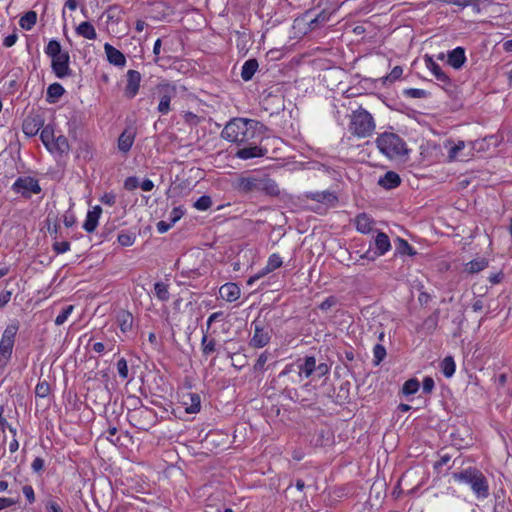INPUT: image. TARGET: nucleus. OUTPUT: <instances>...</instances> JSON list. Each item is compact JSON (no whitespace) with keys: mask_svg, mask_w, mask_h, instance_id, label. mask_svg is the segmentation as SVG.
<instances>
[{"mask_svg":"<svg viewBox=\"0 0 512 512\" xmlns=\"http://www.w3.org/2000/svg\"><path fill=\"white\" fill-rule=\"evenodd\" d=\"M44 125V120L40 116L27 117L22 125L24 134L28 137L35 136Z\"/></svg>","mask_w":512,"mask_h":512,"instance_id":"18","label":"nucleus"},{"mask_svg":"<svg viewBox=\"0 0 512 512\" xmlns=\"http://www.w3.org/2000/svg\"><path fill=\"white\" fill-rule=\"evenodd\" d=\"M453 478L460 483L469 485L478 499H484L489 496L487 478L477 468L469 467L462 471L455 472L453 473Z\"/></svg>","mask_w":512,"mask_h":512,"instance_id":"3","label":"nucleus"},{"mask_svg":"<svg viewBox=\"0 0 512 512\" xmlns=\"http://www.w3.org/2000/svg\"><path fill=\"white\" fill-rule=\"evenodd\" d=\"M305 197L319 203L328 204L331 206H335L338 202V197L334 192L329 190L326 191H317V192H307Z\"/></svg>","mask_w":512,"mask_h":512,"instance_id":"16","label":"nucleus"},{"mask_svg":"<svg viewBox=\"0 0 512 512\" xmlns=\"http://www.w3.org/2000/svg\"><path fill=\"white\" fill-rule=\"evenodd\" d=\"M69 148L68 139L63 135H59L58 137H55L51 148H49V151L57 152L62 155L68 153Z\"/></svg>","mask_w":512,"mask_h":512,"instance_id":"31","label":"nucleus"},{"mask_svg":"<svg viewBox=\"0 0 512 512\" xmlns=\"http://www.w3.org/2000/svg\"><path fill=\"white\" fill-rule=\"evenodd\" d=\"M396 250L401 255L414 256L416 254L414 248L406 240L402 238L397 239Z\"/></svg>","mask_w":512,"mask_h":512,"instance_id":"38","label":"nucleus"},{"mask_svg":"<svg viewBox=\"0 0 512 512\" xmlns=\"http://www.w3.org/2000/svg\"><path fill=\"white\" fill-rule=\"evenodd\" d=\"M330 13L326 12L325 10H322L320 13H318L314 18L310 19L309 21V27L311 29H315L319 25L327 22L329 20Z\"/></svg>","mask_w":512,"mask_h":512,"instance_id":"43","label":"nucleus"},{"mask_svg":"<svg viewBox=\"0 0 512 512\" xmlns=\"http://www.w3.org/2000/svg\"><path fill=\"white\" fill-rule=\"evenodd\" d=\"M73 309H74L73 305H68L65 308H63L61 313L56 317L55 324L57 326L64 324L65 321L67 320L68 316L72 313Z\"/></svg>","mask_w":512,"mask_h":512,"instance_id":"47","label":"nucleus"},{"mask_svg":"<svg viewBox=\"0 0 512 512\" xmlns=\"http://www.w3.org/2000/svg\"><path fill=\"white\" fill-rule=\"evenodd\" d=\"M258 61L255 58L248 59L244 62L241 70V78L244 81H249L253 78L255 72L258 69Z\"/></svg>","mask_w":512,"mask_h":512,"instance_id":"29","label":"nucleus"},{"mask_svg":"<svg viewBox=\"0 0 512 512\" xmlns=\"http://www.w3.org/2000/svg\"><path fill=\"white\" fill-rule=\"evenodd\" d=\"M102 213V208L100 206H95L92 210H89L86 216V220L83 224V229L88 232L92 233L95 231L98 221L100 218V215Z\"/></svg>","mask_w":512,"mask_h":512,"instance_id":"23","label":"nucleus"},{"mask_svg":"<svg viewBox=\"0 0 512 512\" xmlns=\"http://www.w3.org/2000/svg\"><path fill=\"white\" fill-rule=\"evenodd\" d=\"M212 205V199L210 196L203 195L197 199L194 203V207L200 211H205L209 209Z\"/></svg>","mask_w":512,"mask_h":512,"instance_id":"44","label":"nucleus"},{"mask_svg":"<svg viewBox=\"0 0 512 512\" xmlns=\"http://www.w3.org/2000/svg\"><path fill=\"white\" fill-rule=\"evenodd\" d=\"M374 130V118L367 110L360 107L353 112L350 123V131L353 135L365 138L370 136Z\"/></svg>","mask_w":512,"mask_h":512,"instance_id":"5","label":"nucleus"},{"mask_svg":"<svg viewBox=\"0 0 512 512\" xmlns=\"http://www.w3.org/2000/svg\"><path fill=\"white\" fill-rule=\"evenodd\" d=\"M403 94L410 98H426L429 95L427 91L417 88L405 89Z\"/></svg>","mask_w":512,"mask_h":512,"instance_id":"46","label":"nucleus"},{"mask_svg":"<svg viewBox=\"0 0 512 512\" xmlns=\"http://www.w3.org/2000/svg\"><path fill=\"white\" fill-rule=\"evenodd\" d=\"M447 63L454 69H460L466 61L465 49L456 47L447 54Z\"/></svg>","mask_w":512,"mask_h":512,"instance_id":"22","label":"nucleus"},{"mask_svg":"<svg viewBox=\"0 0 512 512\" xmlns=\"http://www.w3.org/2000/svg\"><path fill=\"white\" fill-rule=\"evenodd\" d=\"M376 364H379L386 356V350L381 344H376L373 349Z\"/></svg>","mask_w":512,"mask_h":512,"instance_id":"52","label":"nucleus"},{"mask_svg":"<svg viewBox=\"0 0 512 512\" xmlns=\"http://www.w3.org/2000/svg\"><path fill=\"white\" fill-rule=\"evenodd\" d=\"M374 221L366 213L359 214L355 219V225L358 232L367 234L372 230Z\"/></svg>","mask_w":512,"mask_h":512,"instance_id":"27","label":"nucleus"},{"mask_svg":"<svg viewBox=\"0 0 512 512\" xmlns=\"http://www.w3.org/2000/svg\"><path fill=\"white\" fill-rule=\"evenodd\" d=\"M76 32L78 35L82 36L83 38L89 39V40H94L97 37L95 28L88 21H84V22L80 23L78 25V27L76 28Z\"/></svg>","mask_w":512,"mask_h":512,"instance_id":"32","label":"nucleus"},{"mask_svg":"<svg viewBox=\"0 0 512 512\" xmlns=\"http://www.w3.org/2000/svg\"><path fill=\"white\" fill-rule=\"evenodd\" d=\"M130 421L137 429L148 431L157 423V413L141 403L140 407L133 409Z\"/></svg>","mask_w":512,"mask_h":512,"instance_id":"7","label":"nucleus"},{"mask_svg":"<svg viewBox=\"0 0 512 512\" xmlns=\"http://www.w3.org/2000/svg\"><path fill=\"white\" fill-rule=\"evenodd\" d=\"M420 388V383L416 378H411L407 380L402 386V393L405 396H410L415 394Z\"/></svg>","mask_w":512,"mask_h":512,"instance_id":"39","label":"nucleus"},{"mask_svg":"<svg viewBox=\"0 0 512 512\" xmlns=\"http://www.w3.org/2000/svg\"><path fill=\"white\" fill-rule=\"evenodd\" d=\"M316 359L314 356H306L304 362L299 365L300 373L304 374L306 378L315 373Z\"/></svg>","mask_w":512,"mask_h":512,"instance_id":"33","label":"nucleus"},{"mask_svg":"<svg viewBox=\"0 0 512 512\" xmlns=\"http://www.w3.org/2000/svg\"><path fill=\"white\" fill-rule=\"evenodd\" d=\"M46 512H64L61 506L53 498H48L44 501Z\"/></svg>","mask_w":512,"mask_h":512,"instance_id":"49","label":"nucleus"},{"mask_svg":"<svg viewBox=\"0 0 512 512\" xmlns=\"http://www.w3.org/2000/svg\"><path fill=\"white\" fill-rule=\"evenodd\" d=\"M440 367H441V371L445 377H447V378L452 377L453 374L455 373V368H456L453 357H451V356L445 357L442 360Z\"/></svg>","mask_w":512,"mask_h":512,"instance_id":"37","label":"nucleus"},{"mask_svg":"<svg viewBox=\"0 0 512 512\" xmlns=\"http://www.w3.org/2000/svg\"><path fill=\"white\" fill-rule=\"evenodd\" d=\"M282 258L278 254H272L268 258L266 267L247 280L248 285H253L258 279L282 266Z\"/></svg>","mask_w":512,"mask_h":512,"instance_id":"13","label":"nucleus"},{"mask_svg":"<svg viewBox=\"0 0 512 512\" xmlns=\"http://www.w3.org/2000/svg\"><path fill=\"white\" fill-rule=\"evenodd\" d=\"M19 329V324L12 323L8 325L0 340V368H5L11 359L15 337Z\"/></svg>","mask_w":512,"mask_h":512,"instance_id":"6","label":"nucleus"},{"mask_svg":"<svg viewBox=\"0 0 512 512\" xmlns=\"http://www.w3.org/2000/svg\"><path fill=\"white\" fill-rule=\"evenodd\" d=\"M138 186H139V181H138V178L135 176L126 178V180L124 182V188L129 191L136 189Z\"/></svg>","mask_w":512,"mask_h":512,"instance_id":"57","label":"nucleus"},{"mask_svg":"<svg viewBox=\"0 0 512 512\" xmlns=\"http://www.w3.org/2000/svg\"><path fill=\"white\" fill-rule=\"evenodd\" d=\"M330 371V366L324 362L316 364L315 373L318 378H321L325 375H327Z\"/></svg>","mask_w":512,"mask_h":512,"instance_id":"56","label":"nucleus"},{"mask_svg":"<svg viewBox=\"0 0 512 512\" xmlns=\"http://www.w3.org/2000/svg\"><path fill=\"white\" fill-rule=\"evenodd\" d=\"M45 53L50 58H55L56 56L63 53L61 49V45L57 40H50L45 48Z\"/></svg>","mask_w":512,"mask_h":512,"instance_id":"41","label":"nucleus"},{"mask_svg":"<svg viewBox=\"0 0 512 512\" xmlns=\"http://www.w3.org/2000/svg\"><path fill=\"white\" fill-rule=\"evenodd\" d=\"M337 303V300L334 296H330L326 298L320 305L319 308L323 311H326L330 309L332 306H334Z\"/></svg>","mask_w":512,"mask_h":512,"instance_id":"60","label":"nucleus"},{"mask_svg":"<svg viewBox=\"0 0 512 512\" xmlns=\"http://www.w3.org/2000/svg\"><path fill=\"white\" fill-rule=\"evenodd\" d=\"M18 39L16 33H12L4 38L3 45L7 48L12 47Z\"/></svg>","mask_w":512,"mask_h":512,"instance_id":"64","label":"nucleus"},{"mask_svg":"<svg viewBox=\"0 0 512 512\" xmlns=\"http://www.w3.org/2000/svg\"><path fill=\"white\" fill-rule=\"evenodd\" d=\"M488 266V261L484 258L474 259L465 265V271L474 274L482 271Z\"/></svg>","mask_w":512,"mask_h":512,"instance_id":"35","label":"nucleus"},{"mask_svg":"<svg viewBox=\"0 0 512 512\" xmlns=\"http://www.w3.org/2000/svg\"><path fill=\"white\" fill-rule=\"evenodd\" d=\"M40 139L44 146L49 150L51 148L53 141L55 139L54 130L51 126L47 125L45 127H42L41 133H40Z\"/></svg>","mask_w":512,"mask_h":512,"instance_id":"36","label":"nucleus"},{"mask_svg":"<svg viewBox=\"0 0 512 512\" xmlns=\"http://www.w3.org/2000/svg\"><path fill=\"white\" fill-rule=\"evenodd\" d=\"M15 193L21 194L25 198H30L32 194L41 192V187L38 181L30 176L19 177L12 185Z\"/></svg>","mask_w":512,"mask_h":512,"instance_id":"8","label":"nucleus"},{"mask_svg":"<svg viewBox=\"0 0 512 512\" xmlns=\"http://www.w3.org/2000/svg\"><path fill=\"white\" fill-rule=\"evenodd\" d=\"M220 297L227 302H234L239 299L241 290L236 283H225L219 289Z\"/></svg>","mask_w":512,"mask_h":512,"instance_id":"19","label":"nucleus"},{"mask_svg":"<svg viewBox=\"0 0 512 512\" xmlns=\"http://www.w3.org/2000/svg\"><path fill=\"white\" fill-rule=\"evenodd\" d=\"M136 137V130L133 127H127L118 138V149L126 154L130 151Z\"/></svg>","mask_w":512,"mask_h":512,"instance_id":"15","label":"nucleus"},{"mask_svg":"<svg viewBox=\"0 0 512 512\" xmlns=\"http://www.w3.org/2000/svg\"><path fill=\"white\" fill-rule=\"evenodd\" d=\"M116 322L123 333H127L132 330L133 327V315L126 310H120L116 315Z\"/></svg>","mask_w":512,"mask_h":512,"instance_id":"25","label":"nucleus"},{"mask_svg":"<svg viewBox=\"0 0 512 512\" xmlns=\"http://www.w3.org/2000/svg\"><path fill=\"white\" fill-rule=\"evenodd\" d=\"M403 73V69L401 66H395L392 71L390 72V74L388 75V79L390 81H395L397 79L400 78V76L402 75Z\"/></svg>","mask_w":512,"mask_h":512,"instance_id":"62","label":"nucleus"},{"mask_svg":"<svg viewBox=\"0 0 512 512\" xmlns=\"http://www.w3.org/2000/svg\"><path fill=\"white\" fill-rule=\"evenodd\" d=\"M31 468L34 472L41 471L44 468V460L40 457H36L31 464Z\"/></svg>","mask_w":512,"mask_h":512,"instance_id":"63","label":"nucleus"},{"mask_svg":"<svg viewBox=\"0 0 512 512\" xmlns=\"http://www.w3.org/2000/svg\"><path fill=\"white\" fill-rule=\"evenodd\" d=\"M141 74L136 70H128L127 84L125 87V96L132 99L139 91Z\"/></svg>","mask_w":512,"mask_h":512,"instance_id":"14","label":"nucleus"},{"mask_svg":"<svg viewBox=\"0 0 512 512\" xmlns=\"http://www.w3.org/2000/svg\"><path fill=\"white\" fill-rule=\"evenodd\" d=\"M183 119L185 123L188 124L190 127L197 126L201 121V117L190 111L184 112Z\"/></svg>","mask_w":512,"mask_h":512,"instance_id":"48","label":"nucleus"},{"mask_svg":"<svg viewBox=\"0 0 512 512\" xmlns=\"http://www.w3.org/2000/svg\"><path fill=\"white\" fill-rule=\"evenodd\" d=\"M23 494L26 497L27 501L32 504L35 501L34 489L31 485H25L22 488Z\"/></svg>","mask_w":512,"mask_h":512,"instance_id":"58","label":"nucleus"},{"mask_svg":"<svg viewBox=\"0 0 512 512\" xmlns=\"http://www.w3.org/2000/svg\"><path fill=\"white\" fill-rule=\"evenodd\" d=\"M269 354L265 351L260 354L258 357L256 363L254 364V370L255 371H261L264 369V366L268 360Z\"/></svg>","mask_w":512,"mask_h":512,"instance_id":"54","label":"nucleus"},{"mask_svg":"<svg viewBox=\"0 0 512 512\" xmlns=\"http://www.w3.org/2000/svg\"><path fill=\"white\" fill-rule=\"evenodd\" d=\"M268 153L267 148L250 144L243 148H240L235 153V156L242 160H248L252 158L264 157Z\"/></svg>","mask_w":512,"mask_h":512,"instance_id":"12","label":"nucleus"},{"mask_svg":"<svg viewBox=\"0 0 512 512\" xmlns=\"http://www.w3.org/2000/svg\"><path fill=\"white\" fill-rule=\"evenodd\" d=\"M118 242L124 247L131 246L135 242V236L130 233H120L118 235Z\"/></svg>","mask_w":512,"mask_h":512,"instance_id":"50","label":"nucleus"},{"mask_svg":"<svg viewBox=\"0 0 512 512\" xmlns=\"http://www.w3.org/2000/svg\"><path fill=\"white\" fill-rule=\"evenodd\" d=\"M104 50H105V53H106L109 63H111L115 66H118V67L125 66L126 58L120 50L116 49L109 43H106L104 45Z\"/></svg>","mask_w":512,"mask_h":512,"instance_id":"21","label":"nucleus"},{"mask_svg":"<svg viewBox=\"0 0 512 512\" xmlns=\"http://www.w3.org/2000/svg\"><path fill=\"white\" fill-rule=\"evenodd\" d=\"M201 347L203 355L208 356L215 352L216 340L213 338L209 339L208 336L205 334L201 340Z\"/></svg>","mask_w":512,"mask_h":512,"instance_id":"40","label":"nucleus"},{"mask_svg":"<svg viewBox=\"0 0 512 512\" xmlns=\"http://www.w3.org/2000/svg\"><path fill=\"white\" fill-rule=\"evenodd\" d=\"M65 93L63 86L57 82L52 83L47 88L46 101L48 103H55Z\"/></svg>","mask_w":512,"mask_h":512,"instance_id":"30","label":"nucleus"},{"mask_svg":"<svg viewBox=\"0 0 512 512\" xmlns=\"http://www.w3.org/2000/svg\"><path fill=\"white\" fill-rule=\"evenodd\" d=\"M184 215L182 207H175L170 213V222L174 225Z\"/></svg>","mask_w":512,"mask_h":512,"instance_id":"55","label":"nucleus"},{"mask_svg":"<svg viewBox=\"0 0 512 512\" xmlns=\"http://www.w3.org/2000/svg\"><path fill=\"white\" fill-rule=\"evenodd\" d=\"M258 125L256 120L234 118L225 125L221 137L229 142L245 144L254 138Z\"/></svg>","mask_w":512,"mask_h":512,"instance_id":"2","label":"nucleus"},{"mask_svg":"<svg viewBox=\"0 0 512 512\" xmlns=\"http://www.w3.org/2000/svg\"><path fill=\"white\" fill-rule=\"evenodd\" d=\"M158 90L160 101L157 109L161 114H167L171 110V99L175 97L177 94L176 87L174 85L166 83L159 85Z\"/></svg>","mask_w":512,"mask_h":512,"instance_id":"10","label":"nucleus"},{"mask_svg":"<svg viewBox=\"0 0 512 512\" xmlns=\"http://www.w3.org/2000/svg\"><path fill=\"white\" fill-rule=\"evenodd\" d=\"M69 63L70 55L67 51H64L55 58H51V68L57 78L63 79L72 75Z\"/></svg>","mask_w":512,"mask_h":512,"instance_id":"9","label":"nucleus"},{"mask_svg":"<svg viewBox=\"0 0 512 512\" xmlns=\"http://www.w3.org/2000/svg\"><path fill=\"white\" fill-rule=\"evenodd\" d=\"M53 250L57 254H62L70 250V243L68 241L55 242L53 244Z\"/></svg>","mask_w":512,"mask_h":512,"instance_id":"53","label":"nucleus"},{"mask_svg":"<svg viewBox=\"0 0 512 512\" xmlns=\"http://www.w3.org/2000/svg\"><path fill=\"white\" fill-rule=\"evenodd\" d=\"M50 393V385L47 381L39 382L35 388V394L37 397L45 398Z\"/></svg>","mask_w":512,"mask_h":512,"instance_id":"45","label":"nucleus"},{"mask_svg":"<svg viewBox=\"0 0 512 512\" xmlns=\"http://www.w3.org/2000/svg\"><path fill=\"white\" fill-rule=\"evenodd\" d=\"M252 325L254 326V335L250 340V346L254 348H262L266 346L270 341V331L268 329H264L260 321L256 320Z\"/></svg>","mask_w":512,"mask_h":512,"instance_id":"11","label":"nucleus"},{"mask_svg":"<svg viewBox=\"0 0 512 512\" xmlns=\"http://www.w3.org/2000/svg\"><path fill=\"white\" fill-rule=\"evenodd\" d=\"M376 145L380 152L390 159L407 153L404 140L397 134L384 132L376 139Z\"/></svg>","mask_w":512,"mask_h":512,"instance_id":"4","label":"nucleus"},{"mask_svg":"<svg viewBox=\"0 0 512 512\" xmlns=\"http://www.w3.org/2000/svg\"><path fill=\"white\" fill-rule=\"evenodd\" d=\"M440 316V310L436 309L431 315H429L422 323L421 329L425 331L427 335L432 334L438 327Z\"/></svg>","mask_w":512,"mask_h":512,"instance_id":"28","label":"nucleus"},{"mask_svg":"<svg viewBox=\"0 0 512 512\" xmlns=\"http://www.w3.org/2000/svg\"><path fill=\"white\" fill-rule=\"evenodd\" d=\"M37 21V13L33 10L26 12L19 20V25L25 30H31Z\"/></svg>","mask_w":512,"mask_h":512,"instance_id":"34","label":"nucleus"},{"mask_svg":"<svg viewBox=\"0 0 512 512\" xmlns=\"http://www.w3.org/2000/svg\"><path fill=\"white\" fill-rule=\"evenodd\" d=\"M155 295L161 301H167L170 297L168 285L163 282H157L154 285Z\"/></svg>","mask_w":512,"mask_h":512,"instance_id":"42","label":"nucleus"},{"mask_svg":"<svg viewBox=\"0 0 512 512\" xmlns=\"http://www.w3.org/2000/svg\"><path fill=\"white\" fill-rule=\"evenodd\" d=\"M401 184L400 176L394 171H388L378 180V185L386 190H391Z\"/></svg>","mask_w":512,"mask_h":512,"instance_id":"24","label":"nucleus"},{"mask_svg":"<svg viewBox=\"0 0 512 512\" xmlns=\"http://www.w3.org/2000/svg\"><path fill=\"white\" fill-rule=\"evenodd\" d=\"M375 254L384 255L391 248L390 240L384 232H378L374 240Z\"/></svg>","mask_w":512,"mask_h":512,"instance_id":"26","label":"nucleus"},{"mask_svg":"<svg viewBox=\"0 0 512 512\" xmlns=\"http://www.w3.org/2000/svg\"><path fill=\"white\" fill-rule=\"evenodd\" d=\"M434 380L427 376L423 380V392L426 394H430L434 389Z\"/></svg>","mask_w":512,"mask_h":512,"instance_id":"59","label":"nucleus"},{"mask_svg":"<svg viewBox=\"0 0 512 512\" xmlns=\"http://www.w3.org/2000/svg\"><path fill=\"white\" fill-rule=\"evenodd\" d=\"M235 189L242 194H265L278 196L280 189L278 184L266 175H248L237 179Z\"/></svg>","mask_w":512,"mask_h":512,"instance_id":"1","label":"nucleus"},{"mask_svg":"<svg viewBox=\"0 0 512 512\" xmlns=\"http://www.w3.org/2000/svg\"><path fill=\"white\" fill-rule=\"evenodd\" d=\"M425 63L427 68L433 73L435 78L442 83L443 87L449 86L451 84L450 78L442 70V68L436 62L433 61L431 57L426 56Z\"/></svg>","mask_w":512,"mask_h":512,"instance_id":"20","label":"nucleus"},{"mask_svg":"<svg viewBox=\"0 0 512 512\" xmlns=\"http://www.w3.org/2000/svg\"><path fill=\"white\" fill-rule=\"evenodd\" d=\"M182 404L189 414L198 413L201 409V397L198 393L188 392L182 396Z\"/></svg>","mask_w":512,"mask_h":512,"instance_id":"17","label":"nucleus"},{"mask_svg":"<svg viewBox=\"0 0 512 512\" xmlns=\"http://www.w3.org/2000/svg\"><path fill=\"white\" fill-rule=\"evenodd\" d=\"M465 147V144L463 141H459L456 145H454L450 150H449V158L450 159H455L457 154Z\"/></svg>","mask_w":512,"mask_h":512,"instance_id":"61","label":"nucleus"},{"mask_svg":"<svg viewBox=\"0 0 512 512\" xmlns=\"http://www.w3.org/2000/svg\"><path fill=\"white\" fill-rule=\"evenodd\" d=\"M117 371H118L119 376L122 379L128 378V365H127V361L124 358H121L120 360H118Z\"/></svg>","mask_w":512,"mask_h":512,"instance_id":"51","label":"nucleus"}]
</instances>
